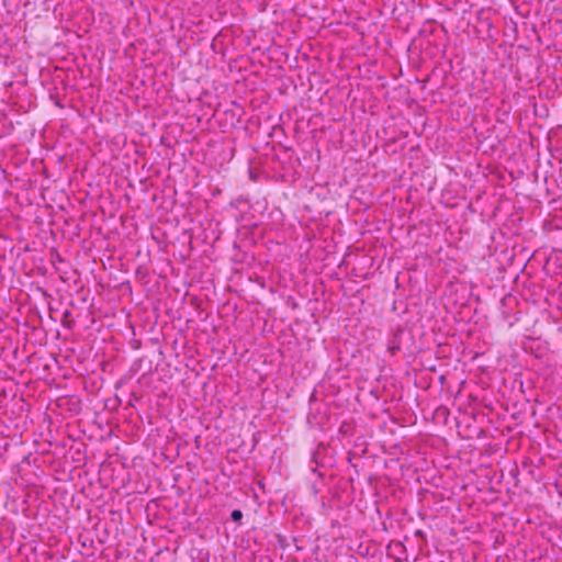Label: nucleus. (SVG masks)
<instances>
[{
    "instance_id": "nucleus-1",
    "label": "nucleus",
    "mask_w": 562,
    "mask_h": 562,
    "mask_svg": "<svg viewBox=\"0 0 562 562\" xmlns=\"http://www.w3.org/2000/svg\"><path fill=\"white\" fill-rule=\"evenodd\" d=\"M231 517L234 521H240L243 518V513L239 509H235L232 512Z\"/></svg>"
}]
</instances>
